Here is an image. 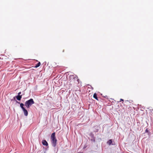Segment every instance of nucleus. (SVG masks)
<instances>
[{"label": "nucleus", "mask_w": 153, "mask_h": 153, "mask_svg": "<svg viewBox=\"0 0 153 153\" xmlns=\"http://www.w3.org/2000/svg\"><path fill=\"white\" fill-rule=\"evenodd\" d=\"M123 101V100L122 99H120V102L121 101Z\"/></svg>", "instance_id": "13"}, {"label": "nucleus", "mask_w": 153, "mask_h": 153, "mask_svg": "<svg viewBox=\"0 0 153 153\" xmlns=\"http://www.w3.org/2000/svg\"><path fill=\"white\" fill-rule=\"evenodd\" d=\"M70 80L72 82L78 83H79V79L77 76H74L73 75H71L70 76Z\"/></svg>", "instance_id": "2"}, {"label": "nucleus", "mask_w": 153, "mask_h": 153, "mask_svg": "<svg viewBox=\"0 0 153 153\" xmlns=\"http://www.w3.org/2000/svg\"><path fill=\"white\" fill-rule=\"evenodd\" d=\"M17 99L18 100H20L22 98V95H18L16 97Z\"/></svg>", "instance_id": "7"}, {"label": "nucleus", "mask_w": 153, "mask_h": 153, "mask_svg": "<svg viewBox=\"0 0 153 153\" xmlns=\"http://www.w3.org/2000/svg\"><path fill=\"white\" fill-rule=\"evenodd\" d=\"M40 65H41L40 62H39L37 64H36V65L34 67L35 68H37L39 67V66H40Z\"/></svg>", "instance_id": "9"}, {"label": "nucleus", "mask_w": 153, "mask_h": 153, "mask_svg": "<svg viewBox=\"0 0 153 153\" xmlns=\"http://www.w3.org/2000/svg\"><path fill=\"white\" fill-rule=\"evenodd\" d=\"M93 97L94 98H95L97 100H98V98L97 96V94L96 93H94V94Z\"/></svg>", "instance_id": "8"}, {"label": "nucleus", "mask_w": 153, "mask_h": 153, "mask_svg": "<svg viewBox=\"0 0 153 153\" xmlns=\"http://www.w3.org/2000/svg\"><path fill=\"white\" fill-rule=\"evenodd\" d=\"M24 104L23 103H21L20 104V107L23 111L24 115L25 116H27L28 114V111L24 107Z\"/></svg>", "instance_id": "4"}, {"label": "nucleus", "mask_w": 153, "mask_h": 153, "mask_svg": "<svg viewBox=\"0 0 153 153\" xmlns=\"http://www.w3.org/2000/svg\"><path fill=\"white\" fill-rule=\"evenodd\" d=\"M21 94V92H19V93H18V95H20Z\"/></svg>", "instance_id": "12"}, {"label": "nucleus", "mask_w": 153, "mask_h": 153, "mask_svg": "<svg viewBox=\"0 0 153 153\" xmlns=\"http://www.w3.org/2000/svg\"><path fill=\"white\" fill-rule=\"evenodd\" d=\"M16 102L17 103H19V102L16 101Z\"/></svg>", "instance_id": "14"}, {"label": "nucleus", "mask_w": 153, "mask_h": 153, "mask_svg": "<svg viewBox=\"0 0 153 153\" xmlns=\"http://www.w3.org/2000/svg\"><path fill=\"white\" fill-rule=\"evenodd\" d=\"M112 143V141L111 140H109L108 142H107V143L109 145H110L111 143Z\"/></svg>", "instance_id": "10"}, {"label": "nucleus", "mask_w": 153, "mask_h": 153, "mask_svg": "<svg viewBox=\"0 0 153 153\" xmlns=\"http://www.w3.org/2000/svg\"><path fill=\"white\" fill-rule=\"evenodd\" d=\"M34 103V102L33 99H30L25 102V105L27 108H29Z\"/></svg>", "instance_id": "3"}, {"label": "nucleus", "mask_w": 153, "mask_h": 153, "mask_svg": "<svg viewBox=\"0 0 153 153\" xmlns=\"http://www.w3.org/2000/svg\"><path fill=\"white\" fill-rule=\"evenodd\" d=\"M43 145L44 146H48V144L47 142L45 140H43L42 141Z\"/></svg>", "instance_id": "6"}, {"label": "nucleus", "mask_w": 153, "mask_h": 153, "mask_svg": "<svg viewBox=\"0 0 153 153\" xmlns=\"http://www.w3.org/2000/svg\"><path fill=\"white\" fill-rule=\"evenodd\" d=\"M51 139L52 145L53 146L55 147L56 146L57 140L55 136V132L53 133L51 136Z\"/></svg>", "instance_id": "1"}, {"label": "nucleus", "mask_w": 153, "mask_h": 153, "mask_svg": "<svg viewBox=\"0 0 153 153\" xmlns=\"http://www.w3.org/2000/svg\"><path fill=\"white\" fill-rule=\"evenodd\" d=\"M44 153H46L45 152Z\"/></svg>", "instance_id": "15"}, {"label": "nucleus", "mask_w": 153, "mask_h": 153, "mask_svg": "<svg viewBox=\"0 0 153 153\" xmlns=\"http://www.w3.org/2000/svg\"><path fill=\"white\" fill-rule=\"evenodd\" d=\"M149 131L148 130L147 128H146V129L145 130L146 132H148Z\"/></svg>", "instance_id": "11"}, {"label": "nucleus", "mask_w": 153, "mask_h": 153, "mask_svg": "<svg viewBox=\"0 0 153 153\" xmlns=\"http://www.w3.org/2000/svg\"><path fill=\"white\" fill-rule=\"evenodd\" d=\"M15 97H14V99H15Z\"/></svg>", "instance_id": "16"}, {"label": "nucleus", "mask_w": 153, "mask_h": 153, "mask_svg": "<svg viewBox=\"0 0 153 153\" xmlns=\"http://www.w3.org/2000/svg\"><path fill=\"white\" fill-rule=\"evenodd\" d=\"M89 135L92 138L91 140L94 142L95 141V139L94 134L92 133H91Z\"/></svg>", "instance_id": "5"}]
</instances>
